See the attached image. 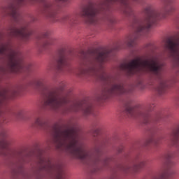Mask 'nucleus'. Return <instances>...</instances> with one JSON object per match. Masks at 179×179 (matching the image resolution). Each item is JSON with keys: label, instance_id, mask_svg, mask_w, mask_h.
Returning <instances> with one entry per match:
<instances>
[{"label": "nucleus", "instance_id": "1", "mask_svg": "<svg viewBox=\"0 0 179 179\" xmlns=\"http://www.w3.org/2000/svg\"><path fill=\"white\" fill-rule=\"evenodd\" d=\"M50 134L52 138V142L56 145L57 149L64 148L66 152L69 153L73 157L79 159L85 164H88L92 167V173H97L100 170V164L102 166H108L110 158L101 157V147L104 146V143L99 141L96 143L95 154L88 152L83 146L82 143L79 142V136L78 130L75 127L71 129H62L57 124L53 125L50 128Z\"/></svg>", "mask_w": 179, "mask_h": 179}, {"label": "nucleus", "instance_id": "2", "mask_svg": "<svg viewBox=\"0 0 179 179\" xmlns=\"http://www.w3.org/2000/svg\"><path fill=\"white\" fill-rule=\"evenodd\" d=\"M111 55H113V50L104 49L94 58L83 59L78 69V75L94 76L104 82L106 86L102 91V99H107L110 94L128 96L134 92V87L125 86L121 80L109 76L103 71V64L110 61Z\"/></svg>", "mask_w": 179, "mask_h": 179}, {"label": "nucleus", "instance_id": "3", "mask_svg": "<svg viewBox=\"0 0 179 179\" xmlns=\"http://www.w3.org/2000/svg\"><path fill=\"white\" fill-rule=\"evenodd\" d=\"M35 86L43 92L45 97L44 108L59 111L62 114H68L72 111L75 113L83 111L85 115H87L93 113V105L89 101L76 102L69 105V98L64 94V88L62 87H48L42 80L36 81Z\"/></svg>", "mask_w": 179, "mask_h": 179}, {"label": "nucleus", "instance_id": "4", "mask_svg": "<svg viewBox=\"0 0 179 179\" xmlns=\"http://www.w3.org/2000/svg\"><path fill=\"white\" fill-rule=\"evenodd\" d=\"M164 64L162 63L159 57L152 56L146 59L137 57L129 63H123L120 65V70L124 71L129 76L143 73L148 69L152 75V79L157 82L158 85L155 91L159 96L166 94L167 92V80L164 77Z\"/></svg>", "mask_w": 179, "mask_h": 179}, {"label": "nucleus", "instance_id": "5", "mask_svg": "<svg viewBox=\"0 0 179 179\" xmlns=\"http://www.w3.org/2000/svg\"><path fill=\"white\" fill-rule=\"evenodd\" d=\"M164 3V8L162 10L157 11L152 6H148L144 9L145 17L143 20L138 22L136 25V31L134 33L130 34L124 41L127 47H134L137 38L141 36H143L152 24H155L159 19H163L167 15H171L173 12H176V6H172L174 0H163Z\"/></svg>", "mask_w": 179, "mask_h": 179}, {"label": "nucleus", "instance_id": "6", "mask_svg": "<svg viewBox=\"0 0 179 179\" xmlns=\"http://www.w3.org/2000/svg\"><path fill=\"white\" fill-rule=\"evenodd\" d=\"M0 55H5L7 62L12 72L16 73L23 71V62H22V55L13 49V46L8 43L0 48Z\"/></svg>", "mask_w": 179, "mask_h": 179}, {"label": "nucleus", "instance_id": "7", "mask_svg": "<svg viewBox=\"0 0 179 179\" xmlns=\"http://www.w3.org/2000/svg\"><path fill=\"white\" fill-rule=\"evenodd\" d=\"M37 168L38 171L48 172L52 179H62L64 178V169L59 163H55L50 158L40 157L38 160Z\"/></svg>", "mask_w": 179, "mask_h": 179}, {"label": "nucleus", "instance_id": "8", "mask_svg": "<svg viewBox=\"0 0 179 179\" xmlns=\"http://www.w3.org/2000/svg\"><path fill=\"white\" fill-rule=\"evenodd\" d=\"M150 111H152L151 104L143 108L133 107L129 105L126 107L124 113L129 118H139L142 120L143 124H150V121H152Z\"/></svg>", "mask_w": 179, "mask_h": 179}, {"label": "nucleus", "instance_id": "9", "mask_svg": "<svg viewBox=\"0 0 179 179\" xmlns=\"http://www.w3.org/2000/svg\"><path fill=\"white\" fill-rule=\"evenodd\" d=\"M56 61V68L58 72H71L72 69L69 64L68 56L65 54V49L60 48L57 51Z\"/></svg>", "mask_w": 179, "mask_h": 179}, {"label": "nucleus", "instance_id": "10", "mask_svg": "<svg viewBox=\"0 0 179 179\" xmlns=\"http://www.w3.org/2000/svg\"><path fill=\"white\" fill-rule=\"evenodd\" d=\"M8 34L11 36V37H17L23 40V41H27L30 36L33 34V31L27 25H22L20 28L10 27L8 29Z\"/></svg>", "mask_w": 179, "mask_h": 179}, {"label": "nucleus", "instance_id": "11", "mask_svg": "<svg viewBox=\"0 0 179 179\" xmlns=\"http://www.w3.org/2000/svg\"><path fill=\"white\" fill-rule=\"evenodd\" d=\"M8 100V95L6 93L0 92V117H3L5 112L2 109V107L5 106L6 102ZM0 138H2V140L0 141V148L1 150H6L8 149V141L5 140L6 138V134L5 132H3L0 134Z\"/></svg>", "mask_w": 179, "mask_h": 179}, {"label": "nucleus", "instance_id": "12", "mask_svg": "<svg viewBox=\"0 0 179 179\" xmlns=\"http://www.w3.org/2000/svg\"><path fill=\"white\" fill-rule=\"evenodd\" d=\"M146 166V162L145 161H138L137 164H134L132 167L129 166H122V170L124 173H131V171H134V173H138L141 169Z\"/></svg>", "mask_w": 179, "mask_h": 179}, {"label": "nucleus", "instance_id": "13", "mask_svg": "<svg viewBox=\"0 0 179 179\" xmlns=\"http://www.w3.org/2000/svg\"><path fill=\"white\" fill-rule=\"evenodd\" d=\"M178 139H179V124L171 132L169 137V144L171 145V146H177V145H178Z\"/></svg>", "mask_w": 179, "mask_h": 179}, {"label": "nucleus", "instance_id": "14", "mask_svg": "<svg viewBox=\"0 0 179 179\" xmlns=\"http://www.w3.org/2000/svg\"><path fill=\"white\" fill-rule=\"evenodd\" d=\"M23 163H24V160H22V162H20L18 164V171L17 174H20L22 176V179H30V176L28 175L26 171H24V169H23Z\"/></svg>", "mask_w": 179, "mask_h": 179}, {"label": "nucleus", "instance_id": "15", "mask_svg": "<svg viewBox=\"0 0 179 179\" xmlns=\"http://www.w3.org/2000/svg\"><path fill=\"white\" fill-rule=\"evenodd\" d=\"M32 127L34 128H44L45 127V122L43 121L42 117H37L32 123Z\"/></svg>", "mask_w": 179, "mask_h": 179}, {"label": "nucleus", "instance_id": "16", "mask_svg": "<svg viewBox=\"0 0 179 179\" xmlns=\"http://www.w3.org/2000/svg\"><path fill=\"white\" fill-rule=\"evenodd\" d=\"M55 43V39L52 37H50L48 40L42 45V50H46L48 45H52Z\"/></svg>", "mask_w": 179, "mask_h": 179}, {"label": "nucleus", "instance_id": "17", "mask_svg": "<svg viewBox=\"0 0 179 179\" xmlns=\"http://www.w3.org/2000/svg\"><path fill=\"white\" fill-rule=\"evenodd\" d=\"M162 138H150L149 143H154V145H157L159 143H160Z\"/></svg>", "mask_w": 179, "mask_h": 179}, {"label": "nucleus", "instance_id": "18", "mask_svg": "<svg viewBox=\"0 0 179 179\" xmlns=\"http://www.w3.org/2000/svg\"><path fill=\"white\" fill-rule=\"evenodd\" d=\"M17 94H19L17 90H14L11 92V97H15V96H17Z\"/></svg>", "mask_w": 179, "mask_h": 179}, {"label": "nucleus", "instance_id": "19", "mask_svg": "<svg viewBox=\"0 0 179 179\" xmlns=\"http://www.w3.org/2000/svg\"><path fill=\"white\" fill-rule=\"evenodd\" d=\"M20 115H22L21 113H18V115H17V118H20Z\"/></svg>", "mask_w": 179, "mask_h": 179}, {"label": "nucleus", "instance_id": "20", "mask_svg": "<svg viewBox=\"0 0 179 179\" xmlns=\"http://www.w3.org/2000/svg\"><path fill=\"white\" fill-rule=\"evenodd\" d=\"M120 49H121V48H120V47L116 48L115 49V51H118V50H120Z\"/></svg>", "mask_w": 179, "mask_h": 179}, {"label": "nucleus", "instance_id": "21", "mask_svg": "<svg viewBox=\"0 0 179 179\" xmlns=\"http://www.w3.org/2000/svg\"><path fill=\"white\" fill-rule=\"evenodd\" d=\"M44 37H48V32H47L46 34H45Z\"/></svg>", "mask_w": 179, "mask_h": 179}, {"label": "nucleus", "instance_id": "22", "mask_svg": "<svg viewBox=\"0 0 179 179\" xmlns=\"http://www.w3.org/2000/svg\"><path fill=\"white\" fill-rule=\"evenodd\" d=\"M5 155V153H3V152H0V155Z\"/></svg>", "mask_w": 179, "mask_h": 179}, {"label": "nucleus", "instance_id": "23", "mask_svg": "<svg viewBox=\"0 0 179 179\" xmlns=\"http://www.w3.org/2000/svg\"><path fill=\"white\" fill-rule=\"evenodd\" d=\"M96 135H98L99 134V130H96Z\"/></svg>", "mask_w": 179, "mask_h": 179}, {"label": "nucleus", "instance_id": "24", "mask_svg": "<svg viewBox=\"0 0 179 179\" xmlns=\"http://www.w3.org/2000/svg\"><path fill=\"white\" fill-rule=\"evenodd\" d=\"M3 121H5V117L3 118Z\"/></svg>", "mask_w": 179, "mask_h": 179}]
</instances>
